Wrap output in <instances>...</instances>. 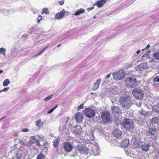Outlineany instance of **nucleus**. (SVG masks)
<instances>
[{"label": "nucleus", "instance_id": "nucleus-48", "mask_svg": "<svg viewBox=\"0 0 159 159\" xmlns=\"http://www.w3.org/2000/svg\"><path fill=\"white\" fill-rule=\"evenodd\" d=\"M140 52V50H138L137 51L136 53L137 54H138Z\"/></svg>", "mask_w": 159, "mask_h": 159}, {"label": "nucleus", "instance_id": "nucleus-9", "mask_svg": "<svg viewBox=\"0 0 159 159\" xmlns=\"http://www.w3.org/2000/svg\"><path fill=\"white\" fill-rule=\"evenodd\" d=\"M77 149L81 154L87 153L88 152V148L84 145L81 144L77 146Z\"/></svg>", "mask_w": 159, "mask_h": 159}, {"label": "nucleus", "instance_id": "nucleus-49", "mask_svg": "<svg viewBox=\"0 0 159 159\" xmlns=\"http://www.w3.org/2000/svg\"><path fill=\"white\" fill-rule=\"evenodd\" d=\"M3 72L2 70H0V74L2 73Z\"/></svg>", "mask_w": 159, "mask_h": 159}, {"label": "nucleus", "instance_id": "nucleus-37", "mask_svg": "<svg viewBox=\"0 0 159 159\" xmlns=\"http://www.w3.org/2000/svg\"><path fill=\"white\" fill-rule=\"evenodd\" d=\"M57 107V105H56L55 107H53L50 110H49L48 111V114L50 113H52L54 110H55V109H56Z\"/></svg>", "mask_w": 159, "mask_h": 159}, {"label": "nucleus", "instance_id": "nucleus-50", "mask_svg": "<svg viewBox=\"0 0 159 159\" xmlns=\"http://www.w3.org/2000/svg\"><path fill=\"white\" fill-rule=\"evenodd\" d=\"M60 45H61V44L58 45H57V47H59L60 46Z\"/></svg>", "mask_w": 159, "mask_h": 159}, {"label": "nucleus", "instance_id": "nucleus-46", "mask_svg": "<svg viewBox=\"0 0 159 159\" xmlns=\"http://www.w3.org/2000/svg\"><path fill=\"white\" fill-rule=\"evenodd\" d=\"M29 130H22L21 131L23 132H27L29 131Z\"/></svg>", "mask_w": 159, "mask_h": 159}, {"label": "nucleus", "instance_id": "nucleus-17", "mask_svg": "<svg viewBox=\"0 0 159 159\" xmlns=\"http://www.w3.org/2000/svg\"><path fill=\"white\" fill-rule=\"evenodd\" d=\"M65 11L63 9L61 11L57 13L55 15V19H60L62 18L65 15Z\"/></svg>", "mask_w": 159, "mask_h": 159}, {"label": "nucleus", "instance_id": "nucleus-3", "mask_svg": "<svg viewBox=\"0 0 159 159\" xmlns=\"http://www.w3.org/2000/svg\"><path fill=\"white\" fill-rule=\"evenodd\" d=\"M132 93L134 97L138 99H142L143 97V93L142 90L139 88L134 89L132 91Z\"/></svg>", "mask_w": 159, "mask_h": 159}, {"label": "nucleus", "instance_id": "nucleus-54", "mask_svg": "<svg viewBox=\"0 0 159 159\" xmlns=\"http://www.w3.org/2000/svg\"><path fill=\"white\" fill-rule=\"evenodd\" d=\"M115 159H118V158L116 157H115Z\"/></svg>", "mask_w": 159, "mask_h": 159}, {"label": "nucleus", "instance_id": "nucleus-4", "mask_svg": "<svg viewBox=\"0 0 159 159\" xmlns=\"http://www.w3.org/2000/svg\"><path fill=\"white\" fill-rule=\"evenodd\" d=\"M123 125L126 129H131L133 128L134 122L132 120L126 118L124 119Z\"/></svg>", "mask_w": 159, "mask_h": 159}, {"label": "nucleus", "instance_id": "nucleus-31", "mask_svg": "<svg viewBox=\"0 0 159 159\" xmlns=\"http://www.w3.org/2000/svg\"><path fill=\"white\" fill-rule=\"evenodd\" d=\"M21 154L20 153H17L15 156L12 159H21Z\"/></svg>", "mask_w": 159, "mask_h": 159}, {"label": "nucleus", "instance_id": "nucleus-32", "mask_svg": "<svg viewBox=\"0 0 159 159\" xmlns=\"http://www.w3.org/2000/svg\"><path fill=\"white\" fill-rule=\"evenodd\" d=\"M10 82L8 79L5 80L3 82V85L4 86H6L10 84Z\"/></svg>", "mask_w": 159, "mask_h": 159}, {"label": "nucleus", "instance_id": "nucleus-6", "mask_svg": "<svg viewBox=\"0 0 159 159\" xmlns=\"http://www.w3.org/2000/svg\"><path fill=\"white\" fill-rule=\"evenodd\" d=\"M101 117L103 122L107 123L110 120L111 115L108 111H104L101 113Z\"/></svg>", "mask_w": 159, "mask_h": 159}, {"label": "nucleus", "instance_id": "nucleus-15", "mask_svg": "<svg viewBox=\"0 0 159 159\" xmlns=\"http://www.w3.org/2000/svg\"><path fill=\"white\" fill-rule=\"evenodd\" d=\"M112 134L114 137L119 138L121 135L122 132L120 130H113Z\"/></svg>", "mask_w": 159, "mask_h": 159}, {"label": "nucleus", "instance_id": "nucleus-23", "mask_svg": "<svg viewBox=\"0 0 159 159\" xmlns=\"http://www.w3.org/2000/svg\"><path fill=\"white\" fill-rule=\"evenodd\" d=\"M43 123L41 119H39L36 122V125L39 128L43 126Z\"/></svg>", "mask_w": 159, "mask_h": 159}, {"label": "nucleus", "instance_id": "nucleus-8", "mask_svg": "<svg viewBox=\"0 0 159 159\" xmlns=\"http://www.w3.org/2000/svg\"><path fill=\"white\" fill-rule=\"evenodd\" d=\"M135 143L138 144V147H141L143 151H147L148 150L149 147L150 146L147 143H144L143 144L142 142L140 141H138Z\"/></svg>", "mask_w": 159, "mask_h": 159}, {"label": "nucleus", "instance_id": "nucleus-47", "mask_svg": "<svg viewBox=\"0 0 159 159\" xmlns=\"http://www.w3.org/2000/svg\"><path fill=\"white\" fill-rule=\"evenodd\" d=\"M150 47V45H149V44L148 45L147 47L144 49L148 48H149Z\"/></svg>", "mask_w": 159, "mask_h": 159}, {"label": "nucleus", "instance_id": "nucleus-43", "mask_svg": "<svg viewBox=\"0 0 159 159\" xmlns=\"http://www.w3.org/2000/svg\"><path fill=\"white\" fill-rule=\"evenodd\" d=\"M59 4L61 5H63L64 4V1H63V0H62V1H59Z\"/></svg>", "mask_w": 159, "mask_h": 159}, {"label": "nucleus", "instance_id": "nucleus-11", "mask_svg": "<svg viewBox=\"0 0 159 159\" xmlns=\"http://www.w3.org/2000/svg\"><path fill=\"white\" fill-rule=\"evenodd\" d=\"M48 144V143L46 139L43 138V137H41L39 136V138L38 139V142L37 143V146H46Z\"/></svg>", "mask_w": 159, "mask_h": 159}, {"label": "nucleus", "instance_id": "nucleus-53", "mask_svg": "<svg viewBox=\"0 0 159 159\" xmlns=\"http://www.w3.org/2000/svg\"><path fill=\"white\" fill-rule=\"evenodd\" d=\"M50 136H53V135L52 134H50Z\"/></svg>", "mask_w": 159, "mask_h": 159}, {"label": "nucleus", "instance_id": "nucleus-39", "mask_svg": "<svg viewBox=\"0 0 159 159\" xmlns=\"http://www.w3.org/2000/svg\"><path fill=\"white\" fill-rule=\"evenodd\" d=\"M84 103H83L81 104L80 106H79L77 107V109L78 110V111H79L80 109H83L84 107Z\"/></svg>", "mask_w": 159, "mask_h": 159}, {"label": "nucleus", "instance_id": "nucleus-40", "mask_svg": "<svg viewBox=\"0 0 159 159\" xmlns=\"http://www.w3.org/2000/svg\"><path fill=\"white\" fill-rule=\"evenodd\" d=\"M153 81L154 82H159V76L155 77L153 79Z\"/></svg>", "mask_w": 159, "mask_h": 159}, {"label": "nucleus", "instance_id": "nucleus-28", "mask_svg": "<svg viewBox=\"0 0 159 159\" xmlns=\"http://www.w3.org/2000/svg\"><path fill=\"white\" fill-rule=\"evenodd\" d=\"M20 143L22 144L23 145V146L20 147V148L19 149V152L21 153L23 151L25 150L23 146H24V145H25L26 143H25L23 141H22V142L21 141Z\"/></svg>", "mask_w": 159, "mask_h": 159}, {"label": "nucleus", "instance_id": "nucleus-20", "mask_svg": "<svg viewBox=\"0 0 159 159\" xmlns=\"http://www.w3.org/2000/svg\"><path fill=\"white\" fill-rule=\"evenodd\" d=\"M101 80V78L98 79L97 80L96 82L94 83L93 87L92 89L93 90H96L98 89Z\"/></svg>", "mask_w": 159, "mask_h": 159}, {"label": "nucleus", "instance_id": "nucleus-14", "mask_svg": "<svg viewBox=\"0 0 159 159\" xmlns=\"http://www.w3.org/2000/svg\"><path fill=\"white\" fill-rule=\"evenodd\" d=\"M39 136H34L31 137L29 139V142L31 143H35L37 145V143L38 142V139Z\"/></svg>", "mask_w": 159, "mask_h": 159}, {"label": "nucleus", "instance_id": "nucleus-7", "mask_svg": "<svg viewBox=\"0 0 159 159\" xmlns=\"http://www.w3.org/2000/svg\"><path fill=\"white\" fill-rule=\"evenodd\" d=\"M84 115L88 118H92L94 116L95 113L94 110L90 108H86L84 110Z\"/></svg>", "mask_w": 159, "mask_h": 159}, {"label": "nucleus", "instance_id": "nucleus-27", "mask_svg": "<svg viewBox=\"0 0 159 159\" xmlns=\"http://www.w3.org/2000/svg\"><path fill=\"white\" fill-rule=\"evenodd\" d=\"M153 57L155 59L159 60V51L153 53Z\"/></svg>", "mask_w": 159, "mask_h": 159}, {"label": "nucleus", "instance_id": "nucleus-13", "mask_svg": "<svg viewBox=\"0 0 159 159\" xmlns=\"http://www.w3.org/2000/svg\"><path fill=\"white\" fill-rule=\"evenodd\" d=\"M92 151L94 156L98 155L99 153V149L98 146L93 145L91 149H89Z\"/></svg>", "mask_w": 159, "mask_h": 159}, {"label": "nucleus", "instance_id": "nucleus-33", "mask_svg": "<svg viewBox=\"0 0 159 159\" xmlns=\"http://www.w3.org/2000/svg\"><path fill=\"white\" fill-rule=\"evenodd\" d=\"M0 52L4 56L5 55L6 49L3 48H0Z\"/></svg>", "mask_w": 159, "mask_h": 159}, {"label": "nucleus", "instance_id": "nucleus-26", "mask_svg": "<svg viewBox=\"0 0 159 159\" xmlns=\"http://www.w3.org/2000/svg\"><path fill=\"white\" fill-rule=\"evenodd\" d=\"M152 110L157 112H159V103L153 106L152 107Z\"/></svg>", "mask_w": 159, "mask_h": 159}, {"label": "nucleus", "instance_id": "nucleus-18", "mask_svg": "<svg viewBox=\"0 0 159 159\" xmlns=\"http://www.w3.org/2000/svg\"><path fill=\"white\" fill-rule=\"evenodd\" d=\"M111 109L112 113L115 114L119 113L121 111V110L119 107L117 106L111 107Z\"/></svg>", "mask_w": 159, "mask_h": 159}, {"label": "nucleus", "instance_id": "nucleus-38", "mask_svg": "<svg viewBox=\"0 0 159 159\" xmlns=\"http://www.w3.org/2000/svg\"><path fill=\"white\" fill-rule=\"evenodd\" d=\"M52 96H53V95H52L48 96V97H46L45 98H44V100L46 101H47L48 100H49L51 98Z\"/></svg>", "mask_w": 159, "mask_h": 159}, {"label": "nucleus", "instance_id": "nucleus-12", "mask_svg": "<svg viewBox=\"0 0 159 159\" xmlns=\"http://www.w3.org/2000/svg\"><path fill=\"white\" fill-rule=\"evenodd\" d=\"M75 118L77 122H81L83 120V115L82 113L78 112L75 114Z\"/></svg>", "mask_w": 159, "mask_h": 159}, {"label": "nucleus", "instance_id": "nucleus-24", "mask_svg": "<svg viewBox=\"0 0 159 159\" xmlns=\"http://www.w3.org/2000/svg\"><path fill=\"white\" fill-rule=\"evenodd\" d=\"M85 11V10L83 9H78L74 14L75 16H77L80 14L84 13Z\"/></svg>", "mask_w": 159, "mask_h": 159}, {"label": "nucleus", "instance_id": "nucleus-25", "mask_svg": "<svg viewBox=\"0 0 159 159\" xmlns=\"http://www.w3.org/2000/svg\"><path fill=\"white\" fill-rule=\"evenodd\" d=\"M156 130H151L146 132L145 134L146 136L150 135H154L155 134Z\"/></svg>", "mask_w": 159, "mask_h": 159}, {"label": "nucleus", "instance_id": "nucleus-36", "mask_svg": "<svg viewBox=\"0 0 159 159\" xmlns=\"http://www.w3.org/2000/svg\"><path fill=\"white\" fill-rule=\"evenodd\" d=\"M44 156L42 153H40L38 156L37 159H44Z\"/></svg>", "mask_w": 159, "mask_h": 159}, {"label": "nucleus", "instance_id": "nucleus-35", "mask_svg": "<svg viewBox=\"0 0 159 159\" xmlns=\"http://www.w3.org/2000/svg\"><path fill=\"white\" fill-rule=\"evenodd\" d=\"M139 113L141 114L143 116H146L147 115V113L144 110L142 109L139 112Z\"/></svg>", "mask_w": 159, "mask_h": 159}, {"label": "nucleus", "instance_id": "nucleus-51", "mask_svg": "<svg viewBox=\"0 0 159 159\" xmlns=\"http://www.w3.org/2000/svg\"><path fill=\"white\" fill-rule=\"evenodd\" d=\"M69 120V117H67V121Z\"/></svg>", "mask_w": 159, "mask_h": 159}, {"label": "nucleus", "instance_id": "nucleus-30", "mask_svg": "<svg viewBox=\"0 0 159 159\" xmlns=\"http://www.w3.org/2000/svg\"><path fill=\"white\" fill-rule=\"evenodd\" d=\"M43 13H45L46 14H48L49 13L48 8H44L43 9L42 13L41 14L42 15Z\"/></svg>", "mask_w": 159, "mask_h": 159}, {"label": "nucleus", "instance_id": "nucleus-16", "mask_svg": "<svg viewBox=\"0 0 159 159\" xmlns=\"http://www.w3.org/2000/svg\"><path fill=\"white\" fill-rule=\"evenodd\" d=\"M118 142L121 143V146L123 147H127L129 143V140L127 139H125L122 140L121 139H119L117 140Z\"/></svg>", "mask_w": 159, "mask_h": 159}, {"label": "nucleus", "instance_id": "nucleus-1", "mask_svg": "<svg viewBox=\"0 0 159 159\" xmlns=\"http://www.w3.org/2000/svg\"><path fill=\"white\" fill-rule=\"evenodd\" d=\"M119 101L121 106L126 108H129L132 104L130 97L126 94L121 95Z\"/></svg>", "mask_w": 159, "mask_h": 159}, {"label": "nucleus", "instance_id": "nucleus-44", "mask_svg": "<svg viewBox=\"0 0 159 159\" xmlns=\"http://www.w3.org/2000/svg\"><path fill=\"white\" fill-rule=\"evenodd\" d=\"M94 8V7H90V8H89L87 9V10L88 11H91V10H93V9Z\"/></svg>", "mask_w": 159, "mask_h": 159}, {"label": "nucleus", "instance_id": "nucleus-34", "mask_svg": "<svg viewBox=\"0 0 159 159\" xmlns=\"http://www.w3.org/2000/svg\"><path fill=\"white\" fill-rule=\"evenodd\" d=\"M48 45L45 48H43L40 52H39L37 55H36V56H39V55L41 54L48 47Z\"/></svg>", "mask_w": 159, "mask_h": 159}, {"label": "nucleus", "instance_id": "nucleus-45", "mask_svg": "<svg viewBox=\"0 0 159 159\" xmlns=\"http://www.w3.org/2000/svg\"><path fill=\"white\" fill-rule=\"evenodd\" d=\"M111 73L107 75L106 77V79H107V78H108L109 77H110L111 76Z\"/></svg>", "mask_w": 159, "mask_h": 159}, {"label": "nucleus", "instance_id": "nucleus-5", "mask_svg": "<svg viewBox=\"0 0 159 159\" xmlns=\"http://www.w3.org/2000/svg\"><path fill=\"white\" fill-rule=\"evenodd\" d=\"M125 76V72L122 70L116 71L113 74V78L117 80L123 79Z\"/></svg>", "mask_w": 159, "mask_h": 159}, {"label": "nucleus", "instance_id": "nucleus-2", "mask_svg": "<svg viewBox=\"0 0 159 159\" xmlns=\"http://www.w3.org/2000/svg\"><path fill=\"white\" fill-rule=\"evenodd\" d=\"M126 85L129 88H133L137 86V81L133 78L129 77L126 78L125 80Z\"/></svg>", "mask_w": 159, "mask_h": 159}, {"label": "nucleus", "instance_id": "nucleus-42", "mask_svg": "<svg viewBox=\"0 0 159 159\" xmlns=\"http://www.w3.org/2000/svg\"><path fill=\"white\" fill-rule=\"evenodd\" d=\"M9 89V87L5 88L2 89L3 91H7Z\"/></svg>", "mask_w": 159, "mask_h": 159}, {"label": "nucleus", "instance_id": "nucleus-29", "mask_svg": "<svg viewBox=\"0 0 159 159\" xmlns=\"http://www.w3.org/2000/svg\"><path fill=\"white\" fill-rule=\"evenodd\" d=\"M81 132L79 130H75L73 131V133L76 136H77L80 134Z\"/></svg>", "mask_w": 159, "mask_h": 159}, {"label": "nucleus", "instance_id": "nucleus-19", "mask_svg": "<svg viewBox=\"0 0 159 159\" xmlns=\"http://www.w3.org/2000/svg\"><path fill=\"white\" fill-rule=\"evenodd\" d=\"M106 2V0H101L98 1L95 3V4L98 8H101L103 6V5Z\"/></svg>", "mask_w": 159, "mask_h": 159}, {"label": "nucleus", "instance_id": "nucleus-55", "mask_svg": "<svg viewBox=\"0 0 159 159\" xmlns=\"http://www.w3.org/2000/svg\"><path fill=\"white\" fill-rule=\"evenodd\" d=\"M93 94V93H91V94L92 95V94Z\"/></svg>", "mask_w": 159, "mask_h": 159}, {"label": "nucleus", "instance_id": "nucleus-41", "mask_svg": "<svg viewBox=\"0 0 159 159\" xmlns=\"http://www.w3.org/2000/svg\"><path fill=\"white\" fill-rule=\"evenodd\" d=\"M42 17L41 16H39L37 18V20L38 23H39L40 20H42Z\"/></svg>", "mask_w": 159, "mask_h": 159}, {"label": "nucleus", "instance_id": "nucleus-21", "mask_svg": "<svg viewBox=\"0 0 159 159\" xmlns=\"http://www.w3.org/2000/svg\"><path fill=\"white\" fill-rule=\"evenodd\" d=\"M159 121V117H154L150 120V122L153 124L157 123Z\"/></svg>", "mask_w": 159, "mask_h": 159}, {"label": "nucleus", "instance_id": "nucleus-10", "mask_svg": "<svg viewBox=\"0 0 159 159\" xmlns=\"http://www.w3.org/2000/svg\"><path fill=\"white\" fill-rule=\"evenodd\" d=\"M63 147L64 150L67 152H71L73 148V147L70 143L68 142H64L63 143Z\"/></svg>", "mask_w": 159, "mask_h": 159}, {"label": "nucleus", "instance_id": "nucleus-52", "mask_svg": "<svg viewBox=\"0 0 159 159\" xmlns=\"http://www.w3.org/2000/svg\"><path fill=\"white\" fill-rule=\"evenodd\" d=\"M2 91H3L2 90H2H0V92H2Z\"/></svg>", "mask_w": 159, "mask_h": 159}, {"label": "nucleus", "instance_id": "nucleus-22", "mask_svg": "<svg viewBox=\"0 0 159 159\" xmlns=\"http://www.w3.org/2000/svg\"><path fill=\"white\" fill-rule=\"evenodd\" d=\"M53 146L55 148H57L59 143V138L56 139L53 142Z\"/></svg>", "mask_w": 159, "mask_h": 159}]
</instances>
